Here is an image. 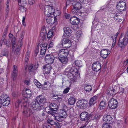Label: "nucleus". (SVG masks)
Segmentation results:
<instances>
[{
  "instance_id": "1",
  "label": "nucleus",
  "mask_w": 128,
  "mask_h": 128,
  "mask_svg": "<svg viewBox=\"0 0 128 128\" xmlns=\"http://www.w3.org/2000/svg\"><path fill=\"white\" fill-rule=\"evenodd\" d=\"M64 73L67 76L68 78H70V77L73 75H78V74L77 69L74 67H72L71 68H66L64 71Z\"/></svg>"
},
{
  "instance_id": "2",
  "label": "nucleus",
  "mask_w": 128,
  "mask_h": 128,
  "mask_svg": "<svg viewBox=\"0 0 128 128\" xmlns=\"http://www.w3.org/2000/svg\"><path fill=\"white\" fill-rule=\"evenodd\" d=\"M128 43V30L123 38L121 37L119 42V47L122 49L124 48Z\"/></svg>"
},
{
  "instance_id": "3",
  "label": "nucleus",
  "mask_w": 128,
  "mask_h": 128,
  "mask_svg": "<svg viewBox=\"0 0 128 128\" xmlns=\"http://www.w3.org/2000/svg\"><path fill=\"white\" fill-rule=\"evenodd\" d=\"M54 10L53 7L49 5L46 6H44V13L46 16H50L52 15Z\"/></svg>"
},
{
  "instance_id": "4",
  "label": "nucleus",
  "mask_w": 128,
  "mask_h": 128,
  "mask_svg": "<svg viewBox=\"0 0 128 128\" xmlns=\"http://www.w3.org/2000/svg\"><path fill=\"white\" fill-rule=\"evenodd\" d=\"M81 2L80 0H76L74 1L73 2H72V4L73 7V9L72 10V12H74V9L79 10L82 8Z\"/></svg>"
},
{
  "instance_id": "5",
  "label": "nucleus",
  "mask_w": 128,
  "mask_h": 128,
  "mask_svg": "<svg viewBox=\"0 0 128 128\" xmlns=\"http://www.w3.org/2000/svg\"><path fill=\"white\" fill-rule=\"evenodd\" d=\"M60 43L63 47L66 48H70L72 45L71 41L68 38H64L62 39Z\"/></svg>"
},
{
  "instance_id": "6",
  "label": "nucleus",
  "mask_w": 128,
  "mask_h": 128,
  "mask_svg": "<svg viewBox=\"0 0 128 128\" xmlns=\"http://www.w3.org/2000/svg\"><path fill=\"white\" fill-rule=\"evenodd\" d=\"M126 3L123 1H120L117 4L116 7L118 10L122 12L126 10Z\"/></svg>"
},
{
  "instance_id": "7",
  "label": "nucleus",
  "mask_w": 128,
  "mask_h": 128,
  "mask_svg": "<svg viewBox=\"0 0 128 128\" xmlns=\"http://www.w3.org/2000/svg\"><path fill=\"white\" fill-rule=\"evenodd\" d=\"M88 102L85 100L82 99L79 100L77 102L78 106H80L82 108H87L88 105Z\"/></svg>"
},
{
  "instance_id": "8",
  "label": "nucleus",
  "mask_w": 128,
  "mask_h": 128,
  "mask_svg": "<svg viewBox=\"0 0 128 128\" xmlns=\"http://www.w3.org/2000/svg\"><path fill=\"white\" fill-rule=\"evenodd\" d=\"M32 107L34 110H38L41 109L42 105H41L38 102L36 99L35 100L33 101L31 104Z\"/></svg>"
},
{
  "instance_id": "9",
  "label": "nucleus",
  "mask_w": 128,
  "mask_h": 128,
  "mask_svg": "<svg viewBox=\"0 0 128 128\" xmlns=\"http://www.w3.org/2000/svg\"><path fill=\"white\" fill-rule=\"evenodd\" d=\"M118 102L116 100L113 98L110 100L108 102V106L111 109H114L117 107Z\"/></svg>"
},
{
  "instance_id": "10",
  "label": "nucleus",
  "mask_w": 128,
  "mask_h": 128,
  "mask_svg": "<svg viewBox=\"0 0 128 128\" xmlns=\"http://www.w3.org/2000/svg\"><path fill=\"white\" fill-rule=\"evenodd\" d=\"M101 65L99 61L94 62L92 65V69L94 71L98 72L101 68Z\"/></svg>"
},
{
  "instance_id": "11",
  "label": "nucleus",
  "mask_w": 128,
  "mask_h": 128,
  "mask_svg": "<svg viewBox=\"0 0 128 128\" xmlns=\"http://www.w3.org/2000/svg\"><path fill=\"white\" fill-rule=\"evenodd\" d=\"M118 92H119V87L116 86H114V87H112L110 88V90L108 92V95L112 96L113 94H115Z\"/></svg>"
},
{
  "instance_id": "12",
  "label": "nucleus",
  "mask_w": 128,
  "mask_h": 128,
  "mask_svg": "<svg viewBox=\"0 0 128 128\" xmlns=\"http://www.w3.org/2000/svg\"><path fill=\"white\" fill-rule=\"evenodd\" d=\"M46 20L48 23L52 24L56 22L57 18L56 17L52 16L51 15L46 16Z\"/></svg>"
},
{
  "instance_id": "13",
  "label": "nucleus",
  "mask_w": 128,
  "mask_h": 128,
  "mask_svg": "<svg viewBox=\"0 0 128 128\" xmlns=\"http://www.w3.org/2000/svg\"><path fill=\"white\" fill-rule=\"evenodd\" d=\"M52 69V66L49 64H46L43 66V70L45 75L46 74H49Z\"/></svg>"
},
{
  "instance_id": "14",
  "label": "nucleus",
  "mask_w": 128,
  "mask_h": 128,
  "mask_svg": "<svg viewBox=\"0 0 128 128\" xmlns=\"http://www.w3.org/2000/svg\"><path fill=\"white\" fill-rule=\"evenodd\" d=\"M69 54L68 51L67 50L64 49H61L59 50L58 52L59 57L58 58H60V57H67V56Z\"/></svg>"
},
{
  "instance_id": "15",
  "label": "nucleus",
  "mask_w": 128,
  "mask_h": 128,
  "mask_svg": "<svg viewBox=\"0 0 128 128\" xmlns=\"http://www.w3.org/2000/svg\"><path fill=\"white\" fill-rule=\"evenodd\" d=\"M54 57L52 55L47 54L45 57V60L46 63L51 64L53 62Z\"/></svg>"
},
{
  "instance_id": "16",
  "label": "nucleus",
  "mask_w": 128,
  "mask_h": 128,
  "mask_svg": "<svg viewBox=\"0 0 128 128\" xmlns=\"http://www.w3.org/2000/svg\"><path fill=\"white\" fill-rule=\"evenodd\" d=\"M64 33L63 34L64 37L68 38L71 35V30L70 28L68 27H65L64 28Z\"/></svg>"
},
{
  "instance_id": "17",
  "label": "nucleus",
  "mask_w": 128,
  "mask_h": 128,
  "mask_svg": "<svg viewBox=\"0 0 128 128\" xmlns=\"http://www.w3.org/2000/svg\"><path fill=\"white\" fill-rule=\"evenodd\" d=\"M47 46V43H45L40 45L41 49L40 54L41 55H44L46 52Z\"/></svg>"
},
{
  "instance_id": "18",
  "label": "nucleus",
  "mask_w": 128,
  "mask_h": 128,
  "mask_svg": "<svg viewBox=\"0 0 128 128\" xmlns=\"http://www.w3.org/2000/svg\"><path fill=\"white\" fill-rule=\"evenodd\" d=\"M12 70V71L11 74V76L12 79L14 80L16 79L17 75L18 69L17 67L15 65H14Z\"/></svg>"
},
{
  "instance_id": "19",
  "label": "nucleus",
  "mask_w": 128,
  "mask_h": 128,
  "mask_svg": "<svg viewBox=\"0 0 128 128\" xmlns=\"http://www.w3.org/2000/svg\"><path fill=\"white\" fill-rule=\"evenodd\" d=\"M103 120L106 123L110 124L112 121L113 119L110 115L106 114L103 117Z\"/></svg>"
},
{
  "instance_id": "20",
  "label": "nucleus",
  "mask_w": 128,
  "mask_h": 128,
  "mask_svg": "<svg viewBox=\"0 0 128 128\" xmlns=\"http://www.w3.org/2000/svg\"><path fill=\"white\" fill-rule=\"evenodd\" d=\"M110 51L106 49L102 50L100 51V56L103 58H106L108 56L109 54H110Z\"/></svg>"
},
{
  "instance_id": "21",
  "label": "nucleus",
  "mask_w": 128,
  "mask_h": 128,
  "mask_svg": "<svg viewBox=\"0 0 128 128\" xmlns=\"http://www.w3.org/2000/svg\"><path fill=\"white\" fill-rule=\"evenodd\" d=\"M80 22L79 19L75 16L72 17L70 19V23L73 25H77Z\"/></svg>"
},
{
  "instance_id": "22",
  "label": "nucleus",
  "mask_w": 128,
  "mask_h": 128,
  "mask_svg": "<svg viewBox=\"0 0 128 128\" xmlns=\"http://www.w3.org/2000/svg\"><path fill=\"white\" fill-rule=\"evenodd\" d=\"M120 14L118 13L112 14H111L112 17L114 18L116 20L119 22H120L122 21L123 17L122 16L119 15Z\"/></svg>"
},
{
  "instance_id": "23",
  "label": "nucleus",
  "mask_w": 128,
  "mask_h": 128,
  "mask_svg": "<svg viewBox=\"0 0 128 128\" xmlns=\"http://www.w3.org/2000/svg\"><path fill=\"white\" fill-rule=\"evenodd\" d=\"M36 99L40 104H44L46 103V98L42 95L38 96Z\"/></svg>"
},
{
  "instance_id": "24",
  "label": "nucleus",
  "mask_w": 128,
  "mask_h": 128,
  "mask_svg": "<svg viewBox=\"0 0 128 128\" xmlns=\"http://www.w3.org/2000/svg\"><path fill=\"white\" fill-rule=\"evenodd\" d=\"M98 97L96 96H95L92 97L90 100L89 101V105L91 106L94 105L97 102Z\"/></svg>"
},
{
  "instance_id": "25",
  "label": "nucleus",
  "mask_w": 128,
  "mask_h": 128,
  "mask_svg": "<svg viewBox=\"0 0 128 128\" xmlns=\"http://www.w3.org/2000/svg\"><path fill=\"white\" fill-rule=\"evenodd\" d=\"M88 112H82L80 115L81 120L82 121H86L88 120Z\"/></svg>"
},
{
  "instance_id": "26",
  "label": "nucleus",
  "mask_w": 128,
  "mask_h": 128,
  "mask_svg": "<svg viewBox=\"0 0 128 128\" xmlns=\"http://www.w3.org/2000/svg\"><path fill=\"white\" fill-rule=\"evenodd\" d=\"M24 108L23 111V115L25 117H28L30 116L29 113L28 112V109L27 108L26 105H25L24 106Z\"/></svg>"
},
{
  "instance_id": "27",
  "label": "nucleus",
  "mask_w": 128,
  "mask_h": 128,
  "mask_svg": "<svg viewBox=\"0 0 128 128\" xmlns=\"http://www.w3.org/2000/svg\"><path fill=\"white\" fill-rule=\"evenodd\" d=\"M58 59L61 62L62 65L64 66L66 64L68 61L67 57H60V58H58Z\"/></svg>"
},
{
  "instance_id": "28",
  "label": "nucleus",
  "mask_w": 128,
  "mask_h": 128,
  "mask_svg": "<svg viewBox=\"0 0 128 128\" xmlns=\"http://www.w3.org/2000/svg\"><path fill=\"white\" fill-rule=\"evenodd\" d=\"M37 68L38 67H36L35 66L32 64H30L28 66V71L30 74H32L35 70L37 69Z\"/></svg>"
},
{
  "instance_id": "29",
  "label": "nucleus",
  "mask_w": 128,
  "mask_h": 128,
  "mask_svg": "<svg viewBox=\"0 0 128 128\" xmlns=\"http://www.w3.org/2000/svg\"><path fill=\"white\" fill-rule=\"evenodd\" d=\"M59 115L60 118H66L68 116L67 112L63 110H60L59 113Z\"/></svg>"
},
{
  "instance_id": "30",
  "label": "nucleus",
  "mask_w": 128,
  "mask_h": 128,
  "mask_svg": "<svg viewBox=\"0 0 128 128\" xmlns=\"http://www.w3.org/2000/svg\"><path fill=\"white\" fill-rule=\"evenodd\" d=\"M76 101V98L75 96H74L70 97L68 100V104L70 105H74Z\"/></svg>"
},
{
  "instance_id": "31",
  "label": "nucleus",
  "mask_w": 128,
  "mask_h": 128,
  "mask_svg": "<svg viewBox=\"0 0 128 128\" xmlns=\"http://www.w3.org/2000/svg\"><path fill=\"white\" fill-rule=\"evenodd\" d=\"M10 99L9 98L6 99L4 101L0 102V104L4 106H8L10 103Z\"/></svg>"
},
{
  "instance_id": "32",
  "label": "nucleus",
  "mask_w": 128,
  "mask_h": 128,
  "mask_svg": "<svg viewBox=\"0 0 128 128\" xmlns=\"http://www.w3.org/2000/svg\"><path fill=\"white\" fill-rule=\"evenodd\" d=\"M57 105L55 103H53L50 104L49 108L50 110L56 112L57 110Z\"/></svg>"
},
{
  "instance_id": "33",
  "label": "nucleus",
  "mask_w": 128,
  "mask_h": 128,
  "mask_svg": "<svg viewBox=\"0 0 128 128\" xmlns=\"http://www.w3.org/2000/svg\"><path fill=\"white\" fill-rule=\"evenodd\" d=\"M26 94H25L26 98H30L32 96V92L31 90L29 88H26L25 89Z\"/></svg>"
},
{
  "instance_id": "34",
  "label": "nucleus",
  "mask_w": 128,
  "mask_h": 128,
  "mask_svg": "<svg viewBox=\"0 0 128 128\" xmlns=\"http://www.w3.org/2000/svg\"><path fill=\"white\" fill-rule=\"evenodd\" d=\"M8 52L7 50H3L0 54V57H2L4 56H8Z\"/></svg>"
},
{
  "instance_id": "35",
  "label": "nucleus",
  "mask_w": 128,
  "mask_h": 128,
  "mask_svg": "<svg viewBox=\"0 0 128 128\" xmlns=\"http://www.w3.org/2000/svg\"><path fill=\"white\" fill-rule=\"evenodd\" d=\"M106 105V102H105L102 101L100 103L99 108L100 110L104 109L105 108Z\"/></svg>"
},
{
  "instance_id": "36",
  "label": "nucleus",
  "mask_w": 128,
  "mask_h": 128,
  "mask_svg": "<svg viewBox=\"0 0 128 128\" xmlns=\"http://www.w3.org/2000/svg\"><path fill=\"white\" fill-rule=\"evenodd\" d=\"M78 75H73L71 77H70V78H69V81L71 84L74 82L76 81V76H77Z\"/></svg>"
},
{
  "instance_id": "37",
  "label": "nucleus",
  "mask_w": 128,
  "mask_h": 128,
  "mask_svg": "<svg viewBox=\"0 0 128 128\" xmlns=\"http://www.w3.org/2000/svg\"><path fill=\"white\" fill-rule=\"evenodd\" d=\"M18 4L19 6H25L26 4V0H18Z\"/></svg>"
},
{
  "instance_id": "38",
  "label": "nucleus",
  "mask_w": 128,
  "mask_h": 128,
  "mask_svg": "<svg viewBox=\"0 0 128 128\" xmlns=\"http://www.w3.org/2000/svg\"><path fill=\"white\" fill-rule=\"evenodd\" d=\"M9 98L7 97L6 95L4 94H2L0 96V102L4 101L6 99Z\"/></svg>"
},
{
  "instance_id": "39",
  "label": "nucleus",
  "mask_w": 128,
  "mask_h": 128,
  "mask_svg": "<svg viewBox=\"0 0 128 128\" xmlns=\"http://www.w3.org/2000/svg\"><path fill=\"white\" fill-rule=\"evenodd\" d=\"M34 84L38 88H40L42 87V86L41 84L36 79H34Z\"/></svg>"
},
{
  "instance_id": "40",
  "label": "nucleus",
  "mask_w": 128,
  "mask_h": 128,
  "mask_svg": "<svg viewBox=\"0 0 128 128\" xmlns=\"http://www.w3.org/2000/svg\"><path fill=\"white\" fill-rule=\"evenodd\" d=\"M10 10L9 6H6V7L5 9V18L6 19L7 18L8 16V12Z\"/></svg>"
},
{
  "instance_id": "41",
  "label": "nucleus",
  "mask_w": 128,
  "mask_h": 128,
  "mask_svg": "<svg viewBox=\"0 0 128 128\" xmlns=\"http://www.w3.org/2000/svg\"><path fill=\"white\" fill-rule=\"evenodd\" d=\"M46 33H43V32H41L40 35V37L41 38V39L43 40H45L46 36Z\"/></svg>"
},
{
  "instance_id": "42",
  "label": "nucleus",
  "mask_w": 128,
  "mask_h": 128,
  "mask_svg": "<svg viewBox=\"0 0 128 128\" xmlns=\"http://www.w3.org/2000/svg\"><path fill=\"white\" fill-rule=\"evenodd\" d=\"M110 124L107 123H103L102 125V128H112Z\"/></svg>"
},
{
  "instance_id": "43",
  "label": "nucleus",
  "mask_w": 128,
  "mask_h": 128,
  "mask_svg": "<svg viewBox=\"0 0 128 128\" xmlns=\"http://www.w3.org/2000/svg\"><path fill=\"white\" fill-rule=\"evenodd\" d=\"M54 32L50 30L48 33L47 37L48 38H50L54 36Z\"/></svg>"
},
{
  "instance_id": "44",
  "label": "nucleus",
  "mask_w": 128,
  "mask_h": 128,
  "mask_svg": "<svg viewBox=\"0 0 128 128\" xmlns=\"http://www.w3.org/2000/svg\"><path fill=\"white\" fill-rule=\"evenodd\" d=\"M74 63L76 66L79 67H80L82 66V62L80 61L76 60L75 61Z\"/></svg>"
},
{
  "instance_id": "45",
  "label": "nucleus",
  "mask_w": 128,
  "mask_h": 128,
  "mask_svg": "<svg viewBox=\"0 0 128 128\" xmlns=\"http://www.w3.org/2000/svg\"><path fill=\"white\" fill-rule=\"evenodd\" d=\"M92 87L91 86L86 85L84 87V90L86 92H89L92 90Z\"/></svg>"
},
{
  "instance_id": "46",
  "label": "nucleus",
  "mask_w": 128,
  "mask_h": 128,
  "mask_svg": "<svg viewBox=\"0 0 128 128\" xmlns=\"http://www.w3.org/2000/svg\"><path fill=\"white\" fill-rule=\"evenodd\" d=\"M91 10V8L90 7H85V8H84V10L85 12L88 14L90 12Z\"/></svg>"
},
{
  "instance_id": "47",
  "label": "nucleus",
  "mask_w": 128,
  "mask_h": 128,
  "mask_svg": "<svg viewBox=\"0 0 128 128\" xmlns=\"http://www.w3.org/2000/svg\"><path fill=\"white\" fill-rule=\"evenodd\" d=\"M101 117V116L99 114H96L92 119L96 120H99Z\"/></svg>"
},
{
  "instance_id": "48",
  "label": "nucleus",
  "mask_w": 128,
  "mask_h": 128,
  "mask_svg": "<svg viewBox=\"0 0 128 128\" xmlns=\"http://www.w3.org/2000/svg\"><path fill=\"white\" fill-rule=\"evenodd\" d=\"M60 11L56 10L54 11V10L52 14H53L54 16H55L54 17H56L60 15Z\"/></svg>"
},
{
  "instance_id": "49",
  "label": "nucleus",
  "mask_w": 128,
  "mask_h": 128,
  "mask_svg": "<svg viewBox=\"0 0 128 128\" xmlns=\"http://www.w3.org/2000/svg\"><path fill=\"white\" fill-rule=\"evenodd\" d=\"M48 114H51L54 117L56 116L55 115L56 114V112L52 111V110H50V111H48Z\"/></svg>"
},
{
  "instance_id": "50",
  "label": "nucleus",
  "mask_w": 128,
  "mask_h": 128,
  "mask_svg": "<svg viewBox=\"0 0 128 128\" xmlns=\"http://www.w3.org/2000/svg\"><path fill=\"white\" fill-rule=\"evenodd\" d=\"M12 51H14V50L17 48H18V46L17 45H16L15 44V42L14 40L12 42Z\"/></svg>"
},
{
  "instance_id": "51",
  "label": "nucleus",
  "mask_w": 128,
  "mask_h": 128,
  "mask_svg": "<svg viewBox=\"0 0 128 128\" xmlns=\"http://www.w3.org/2000/svg\"><path fill=\"white\" fill-rule=\"evenodd\" d=\"M3 42H4V44H6L7 46H8V47H9L10 45L9 44H8V42L6 39H4V40H2L0 42V43H3Z\"/></svg>"
},
{
  "instance_id": "52",
  "label": "nucleus",
  "mask_w": 128,
  "mask_h": 128,
  "mask_svg": "<svg viewBox=\"0 0 128 128\" xmlns=\"http://www.w3.org/2000/svg\"><path fill=\"white\" fill-rule=\"evenodd\" d=\"M21 102V101L20 100H18L16 101L15 103V106L16 107L18 108L19 107L20 105Z\"/></svg>"
},
{
  "instance_id": "53",
  "label": "nucleus",
  "mask_w": 128,
  "mask_h": 128,
  "mask_svg": "<svg viewBox=\"0 0 128 128\" xmlns=\"http://www.w3.org/2000/svg\"><path fill=\"white\" fill-rule=\"evenodd\" d=\"M12 51H14V53L18 55L20 54V50L18 48H16L14 50Z\"/></svg>"
},
{
  "instance_id": "54",
  "label": "nucleus",
  "mask_w": 128,
  "mask_h": 128,
  "mask_svg": "<svg viewBox=\"0 0 128 128\" xmlns=\"http://www.w3.org/2000/svg\"><path fill=\"white\" fill-rule=\"evenodd\" d=\"M20 7L19 8V9L22 12H24L26 8L24 7L25 6H20Z\"/></svg>"
},
{
  "instance_id": "55",
  "label": "nucleus",
  "mask_w": 128,
  "mask_h": 128,
  "mask_svg": "<svg viewBox=\"0 0 128 128\" xmlns=\"http://www.w3.org/2000/svg\"><path fill=\"white\" fill-rule=\"evenodd\" d=\"M82 1V3H84L85 4H88L89 2V0H80Z\"/></svg>"
},
{
  "instance_id": "56",
  "label": "nucleus",
  "mask_w": 128,
  "mask_h": 128,
  "mask_svg": "<svg viewBox=\"0 0 128 128\" xmlns=\"http://www.w3.org/2000/svg\"><path fill=\"white\" fill-rule=\"evenodd\" d=\"M70 90V88L69 87H67L65 88L63 91V93L64 94H66L68 92L69 90Z\"/></svg>"
},
{
  "instance_id": "57",
  "label": "nucleus",
  "mask_w": 128,
  "mask_h": 128,
  "mask_svg": "<svg viewBox=\"0 0 128 128\" xmlns=\"http://www.w3.org/2000/svg\"><path fill=\"white\" fill-rule=\"evenodd\" d=\"M41 32H43V33H46V28L45 26H43L42 28Z\"/></svg>"
},
{
  "instance_id": "58",
  "label": "nucleus",
  "mask_w": 128,
  "mask_h": 128,
  "mask_svg": "<svg viewBox=\"0 0 128 128\" xmlns=\"http://www.w3.org/2000/svg\"><path fill=\"white\" fill-rule=\"evenodd\" d=\"M35 2V0H28V3L30 5H32Z\"/></svg>"
},
{
  "instance_id": "59",
  "label": "nucleus",
  "mask_w": 128,
  "mask_h": 128,
  "mask_svg": "<svg viewBox=\"0 0 128 128\" xmlns=\"http://www.w3.org/2000/svg\"><path fill=\"white\" fill-rule=\"evenodd\" d=\"M74 1H73L72 0H67L66 5H68L71 4H72V2H73Z\"/></svg>"
},
{
  "instance_id": "60",
  "label": "nucleus",
  "mask_w": 128,
  "mask_h": 128,
  "mask_svg": "<svg viewBox=\"0 0 128 128\" xmlns=\"http://www.w3.org/2000/svg\"><path fill=\"white\" fill-rule=\"evenodd\" d=\"M93 116L94 114L92 113L88 114V120H89L90 118H92V117Z\"/></svg>"
},
{
  "instance_id": "61",
  "label": "nucleus",
  "mask_w": 128,
  "mask_h": 128,
  "mask_svg": "<svg viewBox=\"0 0 128 128\" xmlns=\"http://www.w3.org/2000/svg\"><path fill=\"white\" fill-rule=\"evenodd\" d=\"M53 97H54V98L56 99H60V97L58 96L57 95L54 94L53 95Z\"/></svg>"
},
{
  "instance_id": "62",
  "label": "nucleus",
  "mask_w": 128,
  "mask_h": 128,
  "mask_svg": "<svg viewBox=\"0 0 128 128\" xmlns=\"http://www.w3.org/2000/svg\"><path fill=\"white\" fill-rule=\"evenodd\" d=\"M116 39H113V40L112 42V47H114L115 45L116 42Z\"/></svg>"
},
{
  "instance_id": "63",
  "label": "nucleus",
  "mask_w": 128,
  "mask_h": 128,
  "mask_svg": "<svg viewBox=\"0 0 128 128\" xmlns=\"http://www.w3.org/2000/svg\"><path fill=\"white\" fill-rule=\"evenodd\" d=\"M24 83L26 85L28 86L30 84V81L26 80L24 81Z\"/></svg>"
},
{
  "instance_id": "64",
  "label": "nucleus",
  "mask_w": 128,
  "mask_h": 128,
  "mask_svg": "<svg viewBox=\"0 0 128 128\" xmlns=\"http://www.w3.org/2000/svg\"><path fill=\"white\" fill-rule=\"evenodd\" d=\"M71 15L70 14H66L65 15V17L66 19H69L70 18Z\"/></svg>"
}]
</instances>
